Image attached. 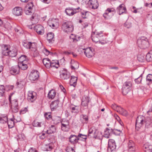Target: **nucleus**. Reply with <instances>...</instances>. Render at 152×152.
<instances>
[{
    "label": "nucleus",
    "instance_id": "nucleus-61",
    "mask_svg": "<svg viewBox=\"0 0 152 152\" xmlns=\"http://www.w3.org/2000/svg\"><path fill=\"white\" fill-rule=\"evenodd\" d=\"M28 152H37V151L35 149V148H31L28 150Z\"/></svg>",
    "mask_w": 152,
    "mask_h": 152
},
{
    "label": "nucleus",
    "instance_id": "nucleus-57",
    "mask_svg": "<svg viewBox=\"0 0 152 152\" xmlns=\"http://www.w3.org/2000/svg\"><path fill=\"white\" fill-rule=\"evenodd\" d=\"M48 24L49 25V26L52 27L53 28H54L55 27V24L53 23L52 21H49L48 22Z\"/></svg>",
    "mask_w": 152,
    "mask_h": 152
},
{
    "label": "nucleus",
    "instance_id": "nucleus-54",
    "mask_svg": "<svg viewBox=\"0 0 152 152\" xmlns=\"http://www.w3.org/2000/svg\"><path fill=\"white\" fill-rule=\"evenodd\" d=\"M61 123L62 124H66L69 126V122L68 120H63L61 122Z\"/></svg>",
    "mask_w": 152,
    "mask_h": 152
},
{
    "label": "nucleus",
    "instance_id": "nucleus-26",
    "mask_svg": "<svg viewBox=\"0 0 152 152\" xmlns=\"http://www.w3.org/2000/svg\"><path fill=\"white\" fill-rule=\"evenodd\" d=\"M42 62L44 65L47 68H50L51 66V61L48 58H44L43 59Z\"/></svg>",
    "mask_w": 152,
    "mask_h": 152
},
{
    "label": "nucleus",
    "instance_id": "nucleus-35",
    "mask_svg": "<svg viewBox=\"0 0 152 152\" xmlns=\"http://www.w3.org/2000/svg\"><path fill=\"white\" fill-rule=\"evenodd\" d=\"M7 122L9 128H12L14 126V122L13 118L10 119L9 120L8 119Z\"/></svg>",
    "mask_w": 152,
    "mask_h": 152
},
{
    "label": "nucleus",
    "instance_id": "nucleus-7",
    "mask_svg": "<svg viewBox=\"0 0 152 152\" xmlns=\"http://www.w3.org/2000/svg\"><path fill=\"white\" fill-rule=\"evenodd\" d=\"M80 10V8L78 7L77 8L72 7H68L66 9L65 12L66 14L69 16H71L77 12H79Z\"/></svg>",
    "mask_w": 152,
    "mask_h": 152
},
{
    "label": "nucleus",
    "instance_id": "nucleus-5",
    "mask_svg": "<svg viewBox=\"0 0 152 152\" xmlns=\"http://www.w3.org/2000/svg\"><path fill=\"white\" fill-rule=\"evenodd\" d=\"M115 13V10L113 8H108L103 14V16L105 19H108L110 18Z\"/></svg>",
    "mask_w": 152,
    "mask_h": 152
},
{
    "label": "nucleus",
    "instance_id": "nucleus-48",
    "mask_svg": "<svg viewBox=\"0 0 152 152\" xmlns=\"http://www.w3.org/2000/svg\"><path fill=\"white\" fill-rule=\"evenodd\" d=\"M30 42H28L27 43H26L25 42L23 43V46L26 48L28 49H29L30 48Z\"/></svg>",
    "mask_w": 152,
    "mask_h": 152
},
{
    "label": "nucleus",
    "instance_id": "nucleus-46",
    "mask_svg": "<svg viewBox=\"0 0 152 152\" xmlns=\"http://www.w3.org/2000/svg\"><path fill=\"white\" fill-rule=\"evenodd\" d=\"M61 129L63 131H66L68 129L69 126L66 124H62L61 123Z\"/></svg>",
    "mask_w": 152,
    "mask_h": 152
},
{
    "label": "nucleus",
    "instance_id": "nucleus-47",
    "mask_svg": "<svg viewBox=\"0 0 152 152\" xmlns=\"http://www.w3.org/2000/svg\"><path fill=\"white\" fill-rule=\"evenodd\" d=\"M146 81L149 83L152 82V75L149 74L147 76Z\"/></svg>",
    "mask_w": 152,
    "mask_h": 152
},
{
    "label": "nucleus",
    "instance_id": "nucleus-49",
    "mask_svg": "<svg viewBox=\"0 0 152 152\" xmlns=\"http://www.w3.org/2000/svg\"><path fill=\"white\" fill-rule=\"evenodd\" d=\"M146 59L148 61L150 62L152 61V58L149 53L146 56Z\"/></svg>",
    "mask_w": 152,
    "mask_h": 152
},
{
    "label": "nucleus",
    "instance_id": "nucleus-10",
    "mask_svg": "<svg viewBox=\"0 0 152 152\" xmlns=\"http://www.w3.org/2000/svg\"><path fill=\"white\" fill-rule=\"evenodd\" d=\"M60 76L61 79L65 80L69 78L70 77V74L66 69H64L60 72Z\"/></svg>",
    "mask_w": 152,
    "mask_h": 152
},
{
    "label": "nucleus",
    "instance_id": "nucleus-27",
    "mask_svg": "<svg viewBox=\"0 0 152 152\" xmlns=\"http://www.w3.org/2000/svg\"><path fill=\"white\" fill-rule=\"evenodd\" d=\"M77 79V77L74 76H71L69 83L70 86H73L75 87L76 84Z\"/></svg>",
    "mask_w": 152,
    "mask_h": 152
},
{
    "label": "nucleus",
    "instance_id": "nucleus-43",
    "mask_svg": "<svg viewBox=\"0 0 152 152\" xmlns=\"http://www.w3.org/2000/svg\"><path fill=\"white\" fill-rule=\"evenodd\" d=\"M128 148H131L135 147V144L134 142L132 140H129L127 144Z\"/></svg>",
    "mask_w": 152,
    "mask_h": 152
},
{
    "label": "nucleus",
    "instance_id": "nucleus-30",
    "mask_svg": "<svg viewBox=\"0 0 152 152\" xmlns=\"http://www.w3.org/2000/svg\"><path fill=\"white\" fill-rule=\"evenodd\" d=\"M28 63V62L18 63V65L20 69H21L22 70H24L27 69V64Z\"/></svg>",
    "mask_w": 152,
    "mask_h": 152
},
{
    "label": "nucleus",
    "instance_id": "nucleus-6",
    "mask_svg": "<svg viewBox=\"0 0 152 152\" xmlns=\"http://www.w3.org/2000/svg\"><path fill=\"white\" fill-rule=\"evenodd\" d=\"M144 117L143 116H139L137 117L136 122V129L138 130V129L141 127L144 123L147 124L146 121L144 119Z\"/></svg>",
    "mask_w": 152,
    "mask_h": 152
},
{
    "label": "nucleus",
    "instance_id": "nucleus-24",
    "mask_svg": "<svg viewBox=\"0 0 152 152\" xmlns=\"http://www.w3.org/2000/svg\"><path fill=\"white\" fill-rule=\"evenodd\" d=\"M117 10L118 11L119 14L121 15L123 13L125 12L126 10V8L124 7L123 4H120L119 7H117Z\"/></svg>",
    "mask_w": 152,
    "mask_h": 152
},
{
    "label": "nucleus",
    "instance_id": "nucleus-36",
    "mask_svg": "<svg viewBox=\"0 0 152 152\" xmlns=\"http://www.w3.org/2000/svg\"><path fill=\"white\" fill-rule=\"evenodd\" d=\"M56 131V129L53 125H51L49 129L47 130V132L48 134H51Z\"/></svg>",
    "mask_w": 152,
    "mask_h": 152
},
{
    "label": "nucleus",
    "instance_id": "nucleus-45",
    "mask_svg": "<svg viewBox=\"0 0 152 152\" xmlns=\"http://www.w3.org/2000/svg\"><path fill=\"white\" fill-rule=\"evenodd\" d=\"M53 149L51 146L50 144L46 145L45 146L44 150L46 151H50Z\"/></svg>",
    "mask_w": 152,
    "mask_h": 152
},
{
    "label": "nucleus",
    "instance_id": "nucleus-52",
    "mask_svg": "<svg viewBox=\"0 0 152 152\" xmlns=\"http://www.w3.org/2000/svg\"><path fill=\"white\" fill-rule=\"evenodd\" d=\"M142 77L140 76L137 79H136L135 80V82L137 84H139L140 83L142 80Z\"/></svg>",
    "mask_w": 152,
    "mask_h": 152
},
{
    "label": "nucleus",
    "instance_id": "nucleus-25",
    "mask_svg": "<svg viewBox=\"0 0 152 152\" xmlns=\"http://www.w3.org/2000/svg\"><path fill=\"white\" fill-rule=\"evenodd\" d=\"M59 100L58 99L55 100L52 102L50 105V108L52 111H53L58 107Z\"/></svg>",
    "mask_w": 152,
    "mask_h": 152
},
{
    "label": "nucleus",
    "instance_id": "nucleus-23",
    "mask_svg": "<svg viewBox=\"0 0 152 152\" xmlns=\"http://www.w3.org/2000/svg\"><path fill=\"white\" fill-rule=\"evenodd\" d=\"M144 150L145 152H152V145L149 143L144 144L143 147Z\"/></svg>",
    "mask_w": 152,
    "mask_h": 152
},
{
    "label": "nucleus",
    "instance_id": "nucleus-16",
    "mask_svg": "<svg viewBox=\"0 0 152 152\" xmlns=\"http://www.w3.org/2000/svg\"><path fill=\"white\" fill-rule=\"evenodd\" d=\"M30 49L33 52V54L34 56H36L38 55V51L37 49V44L35 42H30Z\"/></svg>",
    "mask_w": 152,
    "mask_h": 152
},
{
    "label": "nucleus",
    "instance_id": "nucleus-60",
    "mask_svg": "<svg viewBox=\"0 0 152 152\" xmlns=\"http://www.w3.org/2000/svg\"><path fill=\"white\" fill-rule=\"evenodd\" d=\"M60 122V120L58 119V118H57L55 119L53 124H57L58 123H59Z\"/></svg>",
    "mask_w": 152,
    "mask_h": 152
},
{
    "label": "nucleus",
    "instance_id": "nucleus-31",
    "mask_svg": "<svg viewBox=\"0 0 152 152\" xmlns=\"http://www.w3.org/2000/svg\"><path fill=\"white\" fill-rule=\"evenodd\" d=\"M56 92L53 89L51 90L48 93V97L49 99H53L56 95Z\"/></svg>",
    "mask_w": 152,
    "mask_h": 152
},
{
    "label": "nucleus",
    "instance_id": "nucleus-50",
    "mask_svg": "<svg viewBox=\"0 0 152 152\" xmlns=\"http://www.w3.org/2000/svg\"><path fill=\"white\" fill-rule=\"evenodd\" d=\"M33 125L36 127H40L41 126V123L34 121L33 123Z\"/></svg>",
    "mask_w": 152,
    "mask_h": 152
},
{
    "label": "nucleus",
    "instance_id": "nucleus-28",
    "mask_svg": "<svg viewBox=\"0 0 152 152\" xmlns=\"http://www.w3.org/2000/svg\"><path fill=\"white\" fill-rule=\"evenodd\" d=\"M47 39L50 43H52L54 41V34L51 32L47 34Z\"/></svg>",
    "mask_w": 152,
    "mask_h": 152
},
{
    "label": "nucleus",
    "instance_id": "nucleus-12",
    "mask_svg": "<svg viewBox=\"0 0 152 152\" xmlns=\"http://www.w3.org/2000/svg\"><path fill=\"white\" fill-rule=\"evenodd\" d=\"M34 28L38 34L42 35L44 33V28L41 25H37L34 27Z\"/></svg>",
    "mask_w": 152,
    "mask_h": 152
},
{
    "label": "nucleus",
    "instance_id": "nucleus-62",
    "mask_svg": "<svg viewBox=\"0 0 152 152\" xmlns=\"http://www.w3.org/2000/svg\"><path fill=\"white\" fill-rule=\"evenodd\" d=\"M145 6L146 7H148L150 8L152 7V3L149 4L147 3H145Z\"/></svg>",
    "mask_w": 152,
    "mask_h": 152
},
{
    "label": "nucleus",
    "instance_id": "nucleus-40",
    "mask_svg": "<svg viewBox=\"0 0 152 152\" xmlns=\"http://www.w3.org/2000/svg\"><path fill=\"white\" fill-rule=\"evenodd\" d=\"M5 91L4 86L3 85H0V96H4V93Z\"/></svg>",
    "mask_w": 152,
    "mask_h": 152
},
{
    "label": "nucleus",
    "instance_id": "nucleus-63",
    "mask_svg": "<svg viewBox=\"0 0 152 152\" xmlns=\"http://www.w3.org/2000/svg\"><path fill=\"white\" fill-rule=\"evenodd\" d=\"M40 139L42 140L44 139L45 138V134L44 133H42L41 135L39 136Z\"/></svg>",
    "mask_w": 152,
    "mask_h": 152
},
{
    "label": "nucleus",
    "instance_id": "nucleus-51",
    "mask_svg": "<svg viewBox=\"0 0 152 152\" xmlns=\"http://www.w3.org/2000/svg\"><path fill=\"white\" fill-rule=\"evenodd\" d=\"M137 59L139 61L142 62L144 59V57L140 55H139L137 56Z\"/></svg>",
    "mask_w": 152,
    "mask_h": 152
},
{
    "label": "nucleus",
    "instance_id": "nucleus-4",
    "mask_svg": "<svg viewBox=\"0 0 152 152\" xmlns=\"http://www.w3.org/2000/svg\"><path fill=\"white\" fill-rule=\"evenodd\" d=\"M132 86L131 81H127L124 84L122 88V93L124 95H126L129 91Z\"/></svg>",
    "mask_w": 152,
    "mask_h": 152
},
{
    "label": "nucleus",
    "instance_id": "nucleus-42",
    "mask_svg": "<svg viewBox=\"0 0 152 152\" xmlns=\"http://www.w3.org/2000/svg\"><path fill=\"white\" fill-rule=\"evenodd\" d=\"M11 108L12 110V112L16 113L18 112L19 109V105L17 106H11Z\"/></svg>",
    "mask_w": 152,
    "mask_h": 152
},
{
    "label": "nucleus",
    "instance_id": "nucleus-59",
    "mask_svg": "<svg viewBox=\"0 0 152 152\" xmlns=\"http://www.w3.org/2000/svg\"><path fill=\"white\" fill-rule=\"evenodd\" d=\"M43 53L46 55H48L50 53V51L46 49H44L43 50Z\"/></svg>",
    "mask_w": 152,
    "mask_h": 152
},
{
    "label": "nucleus",
    "instance_id": "nucleus-17",
    "mask_svg": "<svg viewBox=\"0 0 152 152\" xmlns=\"http://www.w3.org/2000/svg\"><path fill=\"white\" fill-rule=\"evenodd\" d=\"M13 14L16 16H19L22 15L23 12L22 9L20 7H16L12 10Z\"/></svg>",
    "mask_w": 152,
    "mask_h": 152
},
{
    "label": "nucleus",
    "instance_id": "nucleus-29",
    "mask_svg": "<svg viewBox=\"0 0 152 152\" xmlns=\"http://www.w3.org/2000/svg\"><path fill=\"white\" fill-rule=\"evenodd\" d=\"M8 118L7 115L0 114V123L1 124L6 123L7 122Z\"/></svg>",
    "mask_w": 152,
    "mask_h": 152
},
{
    "label": "nucleus",
    "instance_id": "nucleus-56",
    "mask_svg": "<svg viewBox=\"0 0 152 152\" xmlns=\"http://www.w3.org/2000/svg\"><path fill=\"white\" fill-rule=\"evenodd\" d=\"M27 110L26 107L23 108L20 110V114H23L26 113L27 111Z\"/></svg>",
    "mask_w": 152,
    "mask_h": 152
},
{
    "label": "nucleus",
    "instance_id": "nucleus-14",
    "mask_svg": "<svg viewBox=\"0 0 152 152\" xmlns=\"http://www.w3.org/2000/svg\"><path fill=\"white\" fill-rule=\"evenodd\" d=\"M94 128L91 127L88 130V137L90 138L92 137L96 138L98 137L97 134L98 133V131L96 130H95L94 133H93Z\"/></svg>",
    "mask_w": 152,
    "mask_h": 152
},
{
    "label": "nucleus",
    "instance_id": "nucleus-15",
    "mask_svg": "<svg viewBox=\"0 0 152 152\" xmlns=\"http://www.w3.org/2000/svg\"><path fill=\"white\" fill-rule=\"evenodd\" d=\"M14 94V93H11L10 94L9 96L8 100L10 103L11 104V106L19 105L17 99H15L13 100H12V99H13V95Z\"/></svg>",
    "mask_w": 152,
    "mask_h": 152
},
{
    "label": "nucleus",
    "instance_id": "nucleus-58",
    "mask_svg": "<svg viewBox=\"0 0 152 152\" xmlns=\"http://www.w3.org/2000/svg\"><path fill=\"white\" fill-rule=\"evenodd\" d=\"M86 12H81V16L84 19L87 18V17L86 16Z\"/></svg>",
    "mask_w": 152,
    "mask_h": 152
},
{
    "label": "nucleus",
    "instance_id": "nucleus-1",
    "mask_svg": "<svg viewBox=\"0 0 152 152\" xmlns=\"http://www.w3.org/2000/svg\"><path fill=\"white\" fill-rule=\"evenodd\" d=\"M104 36L102 31L99 32L95 31L91 35L92 40L96 43H99L102 45L107 43L108 41L106 38H103Z\"/></svg>",
    "mask_w": 152,
    "mask_h": 152
},
{
    "label": "nucleus",
    "instance_id": "nucleus-20",
    "mask_svg": "<svg viewBox=\"0 0 152 152\" xmlns=\"http://www.w3.org/2000/svg\"><path fill=\"white\" fill-rule=\"evenodd\" d=\"M90 101L89 97L85 95L83 96L82 99L81 105L83 107L87 106Z\"/></svg>",
    "mask_w": 152,
    "mask_h": 152
},
{
    "label": "nucleus",
    "instance_id": "nucleus-34",
    "mask_svg": "<svg viewBox=\"0 0 152 152\" xmlns=\"http://www.w3.org/2000/svg\"><path fill=\"white\" fill-rule=\"evenodd\" d=\"M19 62L18 63L22 62H28V60L26 58V56L25 55H22L18 58Z\"/></svg>",
    "mask_w": 152,
    "mask_h": 152
},
{
    "label": "nucleus",
    "instance_id": "nucleus-53",
    "mask_svg": "<svg viewBox=\"0 0 152 152\" xmlns=\"http://www.w3.org/2000/svg\"><path fill=\"white\" fill-rule=\"evenodd\" d=\"M66 150L67 152H75L73 148L71 147H67Z\"/></svg>",
    "mask_w": 152,
    "mask_h": 152
},
{
    "label": "nucleus",
    "instance_id": "nucleus-22",
    "mask_svg": "<svg viewBox=\"0 0 152 152\" xmlns=\"http://www.w3.org/2000/svg\"><path fill=\"white\" fill-rule=\"evenodd\" d=\"M79 139L78 136H77L75 135H71L69 138V141L72 144L77 142Z\"/></svg>",
    "mask_w": 152,
    "mask_h": 152
},
{
    "label": "nucleus",
    "instance_id": "nucleus-41",
    "mask_svg": "<svg viewBox=\"0 0 152 152\" xmlns=\"http://www.w3.org/2000/svg\"><path fill=\"white\" fill-rule=\"evenodd\" d=\"M81 121L82 123L84 124H87L88 121V116L86 115H83V117L81 119Z\"/></svg>",
    "mask_w": 152,
    "mask_h": 152
},
{
    "label": "nucleus",
    "instance_id": "nucleus-13",
    "mask_svg": "<svg viewBox=\"0 0 152 152\" xmlns=\"http://www.w3.org/2000/svg\"><path fill=\"white\" fill-rule=\"evenodd\" d=\"M83 50L86 56L89 58L91 57L94 55V53L91 48L83 49Z\"/></svg>",
    "mask_w": 152,
    "mask_h": 152
},
{
    "label": "nucleus",
    "instance_id": "nucleus-37",
    "mask_svg": "<svg viewBox=\"0 0 152 152\" xmlns=\"http://www.w3.org/2000/svg\"><path fill=\"white\" fill-rule=\"evenodd\" d=\"M30 19L32 21L33 23H35L38 22L39 20V18H38L37 15H36L35 14L32 16Z\"/></svg>",
    "mask_w": 152,
    "mask_h": 152
},
{
    "label": "nucleus",
    "instance_id": "nucleus-32",
    "mask_svg": "<svg viewBox=\"0 0 152 152\" xmlns=\"http://www.w3.org/2000/svg\"><path fill=\"white\" fill-rule=\"evenodd\" d=\"M10 56L11 57H15L17 54V50L15 48L13 49L12 50H10L8 53Z\"/></svg>",
    "mask_w": 152,
    "mask_h": 152
},
{
    "label": "nucleus",
    "instance_id": "nucleus-9",
    "mask_svg": "<svg viewBox=\"0 0 152 152\" xmlns=\"http://www.w3.org/2000/svg\"><path fill=\"white\" fill-rule=\"evenodd\" d=\"M39 77V72L36 70L32 71L29 75V79L31 81H35L37 80Z\"/></svg>",
    "mask_w": 152,
    "mask_h": 152
},
{
    "label": "nucleus",
    "instance_id": "nucleus-33",
    "mask_svg": "<svg viewBox=\"0 0 152 152\" xmlns=\"http://www.w3.org/2000/svg\"><path fill=\"white\" fill-rule=\"evenodd\" d=\"M110 129L107 128L104 131V136L107 138H109L110 136L111 135V133L112 132H110Z\"/></svg>",
    "mask_w": 152,
    "mask_h": 152
},
{
    "label": "nucleus",
    "instance_id": "nucleus-3",
    "mask_svg": "<svg viewBox=\"0 0 152 152\" xmlns=\"http://www.w3.org/2000/svg\"><path fill=\"white\" fill-rule=\"evenodd\" d=\"M62 29L66 32H71L74 29L72 23L71 21H66L64 22L62 25Z\"/></svg>",
    "mask_w": 152,
    "mask_h": 152
},
{
    "label": "nucleus",
    "instance_id": "nucleus-8",
    "mask_svg": "<svg viewBox=\"0 0 152 152\" xmlns=\"http://www.w3.org/2000/svg\"><path fill=\"white\" fill-rule=\"evenodd\" d=\"M116 145L115 140L112 139H109L108 141L107 150L109 152L115 151L116 148Z\"/></svg>",
    "mask_w": 152,
    "mask_h": 152
},
{
    "label": "nucleus",
    "instance_id": "nucleus-39",
    "mask_svg": "<svg viewBox=\"0 0 152 152\" xmlns=\"http://www.w3.org/2000/svg\"><path fill=\"white\" fill-rule=\"evenodd\" d=\"M110 132H112L115 135H119L121 132V131L120 130H119L116 129H110Z\"/></svg>",
    "mask_w": 152,
    "mask_h": 152
},
{
    "label": "nucleus",
    "instance_id": "nucleus-44",
    "mask_svg": "<svg viewBox=\"0 0 152 152\" xmlns=\"http://www.w3.org/2000/svg\"><path fill=\"white\" fill-rule=\"evenodd\" d=\"M120 109L121 110L119 113L120 114L125 116H126L128 115V113L126 110L122 108H120Z\"/></svg>",
    "mask_w": 152,
    "mask_h": 152
},
{
    "label": "nucleus",
    "instance_id": "nucleus-19",
    "mask_svg": "<svg viewBox=\"0 0 152 152\" xmlns=\"http://www.w3.org/2000/svg\"><path fill=\"white\" fill-rule=\"evenodd\" d=\"M9 48L10 46L8 45H4L2 46L1 50L3 55L6 56H8V53L10 50Z\"/></svg>",
    "mask_w": 152,
    "mask_h": 152
},
{
    "label": "nucleus",
    "instance_id": "nucleus-64",
    "mask_svg": "<svg viewBox=\"0 0 152 152\" xmlns=\"http://www.w3.org/2000/svg\"><path fill=\"white\" fill-rule=\"evenodd\" d=\"M72 51H70V50H69V51H65L64 53L66 55H70V54H72Z\"/></svg>",
    "mask_w": 152,
    "mask_h": 152
},
{
    "label": "nucleus",
    "instance_id": "nucleus-55",
    "mask_svg": "<svg viewBox=\"0 0 152 152\" xmlns=\"http://www.w3.org/2000/svg\"><path fill=\"white\" fill-rule=\"evenodd\" d=\"M129 152H135L136 151V147L128 148Z\"/></svg>",
    "mask_w": 152,
    "mask_h": 152
},
{
    "label": "nucleus",
    "instance_id": "nucleus-18",
    "mask_svg": "<svg viewBox=\"0 0 152 152\" xmlns=\"http://www.w3.org/2000/svg\"><path fill=\"white\" fill-rule=\"evenodd\" d=\"M88 4L90 5V7L94 9H97L99 6L97 0H89Z\"/></svg>",
    "mask_w": 152,
    "mask_h": 152
},
{
    "label": "nucleus",
    "instance_id": "nucleus-21",
    "mask_svg": "<svg viewBox=\"0 0 152 152\" xmlns=\"http://www.w3.org/2000/svg\"><path fill=\"white\" fill-rule=\"evenodd\" d=\"M19 68L18 65L12 66L10 69V72L13 75L18 74L19 72Z\"/></svg>",
    "mask_w": 152,
    "mask_h": 152
},
{
    "label": "nucleus",
    "instance_id": "nucleus-38",
    "mask_svg": "<svg viewBox=\"0 0 152 152\" xmlns=\"http://www.w3.org/2000/svg\"><path fill=\"white\" fill-rule=\"evenodd\" d=\"M70 109L72 113H77L79 112V107L77 106H71Z\"/></svg>",
    "mask_w": 152,
    "mask_h": 152
},
{
    "label": "nucleus",
    "instance_id": "nucleus-11",
    "mask_svg": "<svg viewBox=\"0 0 152 152\" xmlns=\"http://www.w3.org/2000/svg\"><path fill=\"white\" fill-rule=\"evenodd\" d=\"M36 93L34 91H29L28 94L27 99L29 102H33L36 99Z\"/></svg>",
    "mask_w": 152,
    "mask_h": 152
},
{
    "label": "nucleus",
    "instance_id": "nucleus-2",
    "mask_svg": "<svg viewBox=\"0 0 152 152\" xmlns=\"http://www.w3.org/2000/svg\"><path fill=\"white\" fill-rule=\"evenodd\" d=\"M137 43L138 47L142 49L147 48L149 45L148 39L144 37H141L138 39Z\"/></svg>",
    "mask_w": 152,
    "mask_h": 152
}]
</instances>
